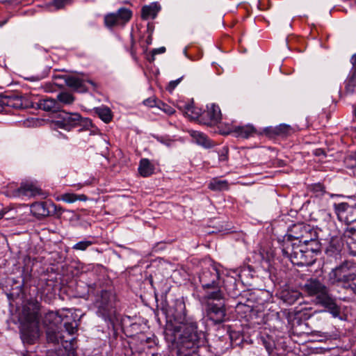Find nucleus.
<instances>
[{"instance_id":"f257e3e1","label":"nucleus","mask_w":356,"mask_h":356,"mask_svg":"<svg viewBox=\"0 0 356 356\" xmlns=\"http://www.w3.org/2000/svg\"><path fill=\"white\" fill-rule=\"evenodd\" d=\"M165 340L177 347L178 356H199L197 350L204 343V335L198 330L197 322L187 314L184 302L177 303L168 316L164 330Z\"/></svg>"},{"instance_id":"f03ea898","label":"nucleus","mask_w":356,"mask_h":356,"mask_svg":"<svg viewBox=\"0 0 356 356\" xmlns=\"http://www.w3.org/2000/svg\"><path fill=\"white\" fill-rule=\"evenodd\" d=\"M40 308V303L33 299L28 300L23 307L20 316L19 332L24 343L33 344L39 338Z\"/></svg>"},{"instance_id":"7ed1b4c3","label":"nucleus","mask_w":356,"mask_h":356,"mask_svg":"<svg viewBox=\"0 0 356 356\" xmlns=\"http://www.w3.org/2000/svg\"><path fill=\"white\" fill-rule=\"evenodd\" d=\"M109 280L104 278L88 285V292L95 297V305L97 307V313L104 318H107L113 312L116 302L115 293L111 286H107Z\"/></svg>"},{"instance_id":"20e7f679","label":"nucleus","mask_w":356,"mask_h":356,"mask_svg":"<svg viewBox=\"0 0 356 356\" xmlns=\"http://www.w3.org/2000/svg\"><path fill=\"white\" fill-rule=\"evenodd\" d=\"M199 282L204 291L203 297L208 299H224L223 280L220 270L215 264L203 268L199 273Z\"/></svg>"},{"instance_id":"39448f33","label":"nucleus","mask_w":356,"mask_h":356,"mask_svg":"<svg viewBox=\"0 0 356 356\" xmlns=\"http://www.w3.org/2000/svg\"><path fill=\"white\" fill-rule=\"evenodd\" d=\"M303 290L309 296H316L317 303L327 308L334 316L339 314V308L329 293L326 286L317 279H309L303 286Z\"/></svg>"},{"instance_id":"423d86ee","label":"nucleus","mask_w":356,"mask_h":356,"mask_svg":"<svg viewBox=\"0 0 356 356\" xmlns=\"http://www.w3.org/2000/svg\"><path fill=\"white\" fill-rule=\"evenodd\" d=\"M54 124L59 128L70 131L79 128V131L88 130L90 135L99 134V130L95 127L90 119L83 118L78 113H68L63 111L58 114Z\"/></svg>"},{"instance_id":"0eeeda50","label":"nucleus","mask_w":356,"mask_h":356,"mask_svg":"<svg viewBox=\"0 0 356 356\" xmlns=\"http://www.w3.org/2000/svg\"><path fill=\"white\" fill-rule=\"evenodd\" d=\"M282 255L290 259L291 263L298 266H311L315 261L311 253L307 252L302 244L293 240L284 239L282 244Z\"/></svg>"},{"instance_id":"6e6552de","label":"nucleus","mask_w":356,"mask_h":356,"mask_svg":"<svg viewBox=\"0 0 356 356\" xmlns=\"http://www.w3.org/2000/svg\"><path fill=\"white\" fill-rule=\"evenodd\" d=\"M316 232L309 225L303 223L295 224L291 229V234L284 239L293 240V242L304 244L313 242L316 244Z\"/></svg>"},{"instance_id":"1a4fd4ad","label":"nucleus","mask_w":356,"mask_h":356,"mask_svg":"<svg viewBox=\"0 0 356 356\" xmlns=\"http://www.w3.org/2000/svg\"><path fill=\"white\" fill-rule=\"evenodd\" d=\"M206 305L207 316L215 324H219L225 321L226 309L224 299H208L202 297Z\"/></svg>"},{"instance_id":"9d476101","label":"nucleus","mask_w":356,"mask_h":356,"mask_svg":"<svg viewBox=\"0 0 356 356\" xmlns=\"http://www.w3.org/2000/svg\"><path fill=\"white\" fill-rule=\"evenodd\" d=\"M132 11L127 8H120L115 13H109L104 17L105 26L111 29L115 26H124L130 21Z\"/></svg>"},{"instance_id":"9b49d317","label":"nucleus","mask_w":356,"mask_h":356,"mask_svg":"<svg viewBox=\"0 0 356 356\" xmlns=\"http://www.w3.org/2000/svg\"><path fill=\"white\" fill-rule=\"evenodd\" d=\"M195 118L200 123L207 126H215L220 122L221 111L218 105L214 104L207 106V110L203 112H195Z\"/></svg>"},{"instance_id":"f8f14e48","label":"nucleus","mask_w":356,"mask_h":356,"mask_svg":"<svg viewBox=\"0 0 356 356\" xmlns=\"http://www.w3.org/2000/svg\"><path fill=\"white\" fill-rule=\"evenodd\" d=\"M333 207L339 221L347 225L356 222V207L347 202L334 203Z\"/></svg>"},{"instance_id":"ddd939ff","label":"nucleus","mask_w":356,"mask_h":356,"mask_svg":"<svg viewBox=\"0 0 356 356\" xmlns=\"http://www.w3.org/2000/svg\"><path fill=\"white\" fill-rule=\"evenodd\" d=\"M340 96L345 100H352L356 103V69L350 70L343 81V89Z\"/></svg>"},{"instance_id":"4468645a","label":"nucleus","mask_w":356,"mask_h":356,"mask_svg":"<svg viewBox=\"0 0 356 356\" xmlns=\"http://www.w3.org/2000/svg\"><path fill=\"white\" fill-rule=\"evenodd\" d=\"M6 195L9 197H35L36 195H42L43 193L41 188L30 183L22 184L19 187L15 190L8 188L6 191Z\"/></svg>"},{"instance_id":"2eb2a0df","label":"nucleus","mask_w":356,"mask_h":356,"mask_svg":"<svg viewBox=\"0 0 356 356\" xmlns=\"http://www.w3.org/2000/svg\"><path fill=\"white\" fill-rule=\"evenodd\" d=\"M31 212L40 219L57 213V206L51 201L37 202L31 205Z\"/></svg>"},{"instance_id":"dca6fc26","label":"nucleus","mask_w":356,"mask_h":356,"mask_svg":"<svg viewBox=\"0 0 356 356\" xmlns=\"http://www.w3.org/2000/svg\"><path fill=\"white\" fill-rule=\"evenodd\" d=\"M234 134L237 138L248 139L259 134L256 128L252 124H245L243 126H236L230 124L227 127L226 131L222 132L223 134Z\"/></svg>"},{"instance_id":"f3484780","label":"nucleus","mask_w":356,"mask_h":356,"mask_svg":"<svg viewBox=\"0 0 356 356\" xmlns=\"http://www.w3.org/2000/svg\"><path fill=\"white\" fill-rule=\"evenodd\" d=\"M351 267V264L348 261H344L339 266H337L329 275L330 281L332 284L337 282L342 283V286L346 283V280L349 278L348 270Z\"/></svg>"},{"instance_id":"a211bd4d","label":"nucleus","mask_w":356,"mask_h":356,"mask_svg":"<svg viewBox=\"0 0 356 356\" xmlns=\"http://www.w3.org/2000/svg\"><path fill=\"white\" fill-rule=\"evenodd\" d=\"M67 316L63 317L58 312L49 311L42 319V323L47 328H56Z\"/></svg>"},{"instance_id":"6ab92c4d","label":"nucleus","mask_w":356,"mask_h":356,"mask_svg":"<svg viewBox=\"0 0 356 356\" xmlns=\"http://www.w3.org/2000/svg\"><path fill=\"white\" fill-rule=\"evenodd\" d=\"M279 296L284 302L293 305L302 297V294L297 289L285 287L280 291Z\"/></svg>"},{"instance_id":"aec40b11","label":"nucleus","mask_w":356,"mask_h":356,"mask_svg":"<svg viewBox=\"0 0 356 356\" xmlns=\"http://www.w3.org/2000/svg\"><path fill=\"white\" fill-rule=\"evenodd\" d=\"M65 83L67 86L74 89L75 90L83 92L87 91L88 88L86 86V83H88L92 86L93 87L96 86L95 83L92 80H83L77 77L70 76L67 77L65 80Z\"/></svg>"},{"instance_id":"412c9836","label":"nucleus","mask_w":356,"mask_h":356,"mask_svg":"<svg viewBox=\"0 0 356 356\" xmlns=\"http://www.w3.org/2000/svg\"><path fill=\"white\" fill-rule=\"evenodd\" d=\"M3 106L20 108L22 107V101L20 97L15 95H4L0 98L1 111L3 108Z\"/></svg>"},{"instance_id":"4be33fe9","label":"nucleus","mask_w":356,"mask_h":356,"mask_svg":"<svg viewBox=\"0 0 356 356\" xmlns=\"http://www.w3.org/2000/svg\"><path fill=\"white\" fill-rule=\"evenodd\" d=\"M161 10V6L158 2H153L149 5H145L141 9V17L147 20L149 18L154 19Z\"/></svg>"},{"instance_id":"5701e85b","label":"nucleus","mask_w":356,"mask_h":356,"mask_svg":"<svg viewBox=\"0 0 356 356\" xmlns=\"http://www.w3.org/2000/svg\"><path fill=\"white\" fill-rule=\"evenodd\" d=\"M188 132L197 144L205 148H211L213 146V141L204 133L195 130H190Z\"/></svg>"},{"instance_id":"b1692460","label":"nucleus","mask_w":356,"mask_h":356,"mask_svg":"<svg viewBox=\"0 0 356 356\" xmlns=\"http://www.w3.org/2000/svg\"><path fill=\"white\" fill-rule=\"evenodd\" d=\"M138 172L144 177L152 175L154 172V165L148 159H141L139 163Z\"/></svg>"},{"instance_id":"393cba45","label":"nucleus","mask_w":356,"mask_h":356,"mask_svg":"<svg viewBox=\"0 0 356 356\" xmlns=\"http://www.w3.org/2000/svg\"><path fill=\"white\" fill-rule=\"evenodd\" d=\"M46 334L47 339L49 343H52L54 344H58L59 343H61L63 345L64 342H67V341H64L63 336L62 333L58 330V327L47 328Z\"/></svg>"},{"instance_id":"a878e982","label":"nucleus","mask_w":356,"mask_h":356,"mask_svg":"<svg viewBox=\"0 0 356 356\" xmlns=\"http://www.w3.org/2000/svg\"><path fill=\"white\" fill-rule=\"evenodd\" d=\"M39 106L41 109L50 112H56L60 109V103L51 98L40 100Z\"/></svg>"},{"instance_id":"bb28decb","label":"nucleus","mask_w":356,"mask_h":356,"mask_svg":"<svg viewBox=\"0 0 356 356\" xmlns=\"http://www.w3.org/2000/svg\"><path fill=\"white\" fill-rule=\"evenodd\" d=\"M208 188L214 191H227L229 189V183L227 180L214 178L209 184Z\"/></svg>"},{"instance_id":"cd10ccee","label":"nucleus","mask_w":356,"mask_h":356,"mask_svg":"<svg viewBox=\"0 0 356 356\" xmlns=\"http://www.w3.org/2000/svg\"><path fill=\"white\" fill-rule=\"evenodd\" d=\"M95 113L105 123L110 122L113 119L111 110L107 106L95 108Z\"/></svg>"},{"instance_id":"c85d7f7f","label":"nucleus","mask_w":356,"mask_h":356,"mask_svg":"<svg viewBox=\"0 0 356 356\" xmlns=\"http://www.w3.org/2000/svg\"><path fill=\"white\" fill-rule=\"evenodd\" d=\"M56 101L60 103L61 108L63 105L72 104L74 101V97L69 92H61L58 94Z\"/></svg>"},{"instance_id":"c756f323","label":"nucleus","mask_w":356,"mask_h":356,"mask_svg":"<svg viewBox=\"0 0 356 356\" xmlns=\"http://www.w3.org/2000/svg\"><path fill=\"white\" fill-rule=\"evenodd\" d=\"M62 200L67 203H73L77 200L86 201L88 200V197L84 194L76 195L74 193H66L62 195Z\"/></svg>"},{"instance_id":"7c9ffc66","label":"nucleus","mask_w":356,"mask_h":356,"mask_svg":"<svg viewBox=\"0 0 356 356\" xmlns=\"http://www.w3.org/2000/svg\"><path fill=\"white\" fill-rule=\"evenodd\" d=\"M236 311L238 314H241V317L247 318L253 312V308L245 304L238 303L236 306Z\"/></svg>"},{"instance_id":"2f4dec72","label":"nucleus","mask_w":356,"mask_h":356,"mask_svg":"<svg viewBox=\"0 0 356 356\" xmlns=\"http://www.w3.org/2000/svg\"><path fill=\"white\" fill-rule=\"evenodd\" d=\"M343 288L350 290L356 295V273H349V278L346 280V283L343 285Z\"/></svg>"},{"instance_id":"473e14b6","label":"nucleus","mask_w":356,"mask_h":356,"mask_svg":"<svg viewBox=\"0 0 356 356\" xmlns=\"http://www.w3.org/2000/svg\"><path fill=\"white\" fill-rule=\"evenodd\" d=\"M92 239H94L93 237ZM93 244H95L94 240L84 239L74 244L72 248L74 250L86 251L90 246H91Z\"/></svg>"},{"instance_id":"72a5a7b5","label":"nucleus","mask_w":356,"mask_h":356,"mask_svg":"<svg viewBox=\"0 0 356 356\" xmlns=\"http://www.w3.org/2000/svg\"><path fill=\"white\" fill-rule=\"evenodd\" d=\"M275 129L278 136H287L293 132V129L289 125L285 124L275 127Z\"/></svg>"},{"instance_id":"f704fd0d","label":"nucleus","mask_w":356,"mask_h":356,"mask_svg":"<svg viewBox=\"0 0 356 356\" xmlns=\"http://www.w3.org/2000/svg\"><path fill=\"white\" fill-rule=\"evenodd\" d=\"M310 191L314 193L316 197L323 196L326 193L325 186L320 182L312 184L310 186Z\"/></svg>"},{"instance_id":"c9c22d12","label":"nucleus","mask_w":356,"mask_h":356,"mask_svg":"<svg viewBox=\"0 0 356 356\" xmlns=\"http://www.w3.org/2000/svg\"><path fill=\"white\" fill-rule=\"evenodd\" d=\"M78 323L75 320H72V321H64V328L65 331L70 335L74 334L78 329Z\"/></svg>"},{"instance_id":"e433bc0d","label":"nucleus","mask_w":356,"mask_h":356,"mask_svg":"<svg viewBox=\"0 0 356 356\" xmlns=\"http://www.w3.org/2000/svg\"><path fill=\"white\" fill-rule=\"evenodd\" d=\"M302 246L305 248L307 252L311 253V257L314 258V253L318 252L319 250V243L316 240V244L313 242H308L307 243L302 244Z\"/></svg>"},{"instance_id":"4c0bfd02","label":"nucleus","mask_w":356,"mask_h":356,"mask_svg":"<svg viewBox=\"0 0 356 356\" xmlns=\"http://www.w3.org/2000/svg\"><path fill=\"white\" fill-rule=\"evenodd\" d=\"M344 162L346 165V167L348 168H356V150L351 152L349 155L346 156L344 159Z\"/></svg>"},{"instance_id":"58836bf2","label":"nucleus","mask_w":356,"mask_h":356,"mask_svg":"<svg viewBox=\"0 0 356 356\" xmlns=\"http://www.w3.org/2000/svg\"><path fill=\"white\" fill-rule=\"evenodd\" d=\"M157 108L163 111L165 113H166L168 115H173L175 113V110L171 106L164 103L162 101L158 102Z\"/></svg>"},{"instance_id":"ea45409f","label":"nucleus","mask_w":356,"mask_h":356,"mask_svg":"<svg viewBox=\"0 0 356 356\" xmlns=\"http://www.w3.org/2000/svg\"><path fill=\"white\" fill-rule=\"evenodd\" d=\"M72 0H53L51 6L55 8L56 10H59L65 8V6L70 5Z\"/></svg>"},{"instance_id":"a19ab883","label":"nucleus","mask_w":356,"mask_h":356,"mask_svg":"<svg viewBox=\"0 0 356 356\" xmlns=\"http://www.w3.org/2000/svg\"><path fill=\"white\" fill-rule=\"evenodd\" d=\"M263 344L268 354H271L273 352L275 349V343L273 340L270 339H264Z\"/></svg>"},{"instance_id":"79ce46f5","label":"nucleus","mask_w":356,"mask_h":356,"mask_svg":"<svg viewBox=\"0 0 356 356\" xmlns=\"http://www.w3.org/2000/svg\"><path fill=\"white\" fill-rule=\"evenodd\" d=\"M263 134L269 138H273L277 136L275 127H266L263 130Z\"/></svg>"},{"instance_id":"37998d69","label":"nucleus","mask_w":356,"mask_h":356,"mask_svg":"<svg viewBox=\"0 0 356 356\" xmlns=\"http://www.w3.org/2000/svg\"><path fill=\"white\" fill-rule=\"evenodd\" d=\"M159 101L155 98H148L143 101V104L149 107H157Z\"/></svg>"},{"instance_id":"c03bdc74","label":"nucleus","mask_w":356,"mask_h":356,"mask_svg":"<svg viewBox=\"0 0 356 356\" xmlns=\"http://www.w3.org/2000/svg\"><path fill=\"white\" fill-rule=\"evenodd\" d=\"M346 234L347 236L352 239L353 241L356 242V226L348 229Z\"/></svg>"},{"instance_id":"a18cd8bd","label":"nucleus","mask_w":356,"mask_h":356,"mask_svg":"<svg viewBox=\"0 0 356 356\" xmlns=\"http://www.w3.org/2000/svg\"><path fill=\"white\" fill-rule=\"evenodd\" d=\"M181 77L179 78V79H177L176 80H174V81H171L168 86H167V90L169 91V92H172V90H175V88L177 86V85L180 83L181 80Z\"/></svg>"},{"instance_id":"49530a36","label":"nucleus","mask_w":356,"mask_h":356,"mask_svg":"<svg viewBox=\"0 0 356 356\" xmlns=\"http://www.w3.org/2000/svg\"><path fill=\"white\" fill-rule=\"evenodd\" d=\"M228 160V149L224 147L220 154H219L220 161H227Z\"/></svg>"},{"instance_id":"de8ad7c7","label":"nucleus","mask_w":356,"mask_h":356,"mask_svg":"<svg viewBox=\"0 0 356 356\" xmlns=\"http://www.w3.org/2000/svg\"><path fill=\"white\" fill-rule=\"evenodd\" d=\"M313 154L316 156H323L324 157H326V156H327L325 151L322 148H318V149H314L313 152Z\"/></svg>"},{"instance_id":"09e8293b","label":"nucleus","mask_w":356,"mask_h":356,"mask_svg":"<svg viewBox=\"0 0 356 356\" xmlns=\"http://www.w3.org/2000/svg\"><path fill=\"white\" fill-rule=\"evenodd\" d=\"M130 54H131L132 58L135 60H137L136 51V49H134V41L133 39L131 40V49H130Z\"/></svg>"},{"instance_id":"8fccbe9b","label":"nucleus","mask_w":356,"mask_h":356,"mask_svg":"<svg viewBox=\"0 0 356 356\" xmlns=\"http://www.w3.org/2000/svg\"><path fill=\"white\" fill-rule=\"evenodd\" d=\"M350 63L352 65L351 70H356V53L353 54L352 56L350 58Z\"/></svg>"},{"instance_id":"3c124183","label":"nucleus","mask_w":356,"mask_h":356,"mask_svg":"<svg viewBox=\"0 0 356 356\" xmlns=\"http://www.w3.org/2000/svg\"><path fill=\"white\" fill-rule=\"evenodd\" d=\"M350 250L353 255L356 256V242L353 241V243L350 245Z\"/></svg>"},{"instance_id":"603ef678","label":"nucleus","mask_w":356,"mask_h":356,"mask_svg":"<svg viewBox=\"0 0 356 356\" xmlns=\"http://www.w3.org/2000/svg\"><path fill=\"white\" fill-rule=\"evenodd\" d=\"M152 51H153L154 54H163L165 51V47H160L158 49H154Z\"/></svg>"},{"instance_id":"864d4df0","label":"nucleus","mask_w":356,"mask_h":356,"mask_svg":"<svg viewBox=\"0 0 356 356\" xmlns=\"http://www.w3.org/2000/svg\"><path fill=\"white\" fill-rule=\"evenodd\" d=\"M184 109H185V111L186 113H189V112H191V113H194L193 112L194 107L192 105H191V104L185 105V108Z\"/></svg>"},{"instance_id":"5fc2aeb1","label":"nucleus","mask_w":356,"mask_h":356,"mask_svg":"<svg viewBox=\"0 0 356 356\" xmlns=\"http://www.w3.org/2000/svg\"><path fill=\"white\" fill-rule=\"evenodd\" d=\"M155 55H156V54H154L153 51H152V55H151V56L148 58V60H149V61L150 63H152V62H153V61L154 60V59H155V58H154V56H155Z\"/></svg>"},{"instance_id":"6e6d98bb","label":"nucleus","mask_w":356,"mask_h":356,"mask_svg":"<svg viewBox=\"0 0 356 356\" xmlns=\"http://www.w3.org/2000/svg\"><path fill=\"white\" fill-rule=\"evenodd\" d=\"M353 115L354 120L356 121V106H353Z\"/></svg>"},{"instance_id":"4d7b16f0","label":"nucleus","mask_w":356,"mask_h":356,"mask_svg":"<svg viewBox=\"0 0 356 356\" xmlns=\"http://www.w3.org/2000/svg\"><path fill=\"white\" fill-rule=\"evenodd\" d=\"M152 36L149 35L148 38H147V43L148 44H151L152 43Z\"/></svg>"},{"instance_id":"13d9d810","label":"nucleus","mask_w":356,"mask_h":356,"mask_svg":"<svg viewBox=\"0 0 356 356\" xmlns=\"http://www.w3.org/2000/svg\"><path fill=\"white\" fill-rule=\"evenodd\" d=\"M6 213V212H5L4 211H1L0 212V219L3 218Z\"/></svg>"},{"instance_id":"bf43d9fd","label":"nucleus","mask_w":356,"mask_h":356,"mask_svg":"<svg viewBox=\"0 0 356 356\" xmlns=\"http://www.w3.org/2000/svg\"><path fill=\"white\" fill-rule=\"evenodd\" d=\"M236 334H237V333H236V332L232 333V334H230V337H231V339H233V338H234V335H236Z\"/></svg>"},{"instance_id":"052dcab7","label":"nucleus","mask_w":356,"mask_h":356,"mask_svg":"<svg viewBox=\"0 0 356 356\" xmlns=\"http://www.w3.org/2000/svg\"><path fill=\"white\" fill-rule=\"evenodd\" d=\"M337 195H335V194H330V197H334V196H337Z\"/></svg>"},{"instance_id":"680f3d73","label":"nucleus","mask_w":356,"mask_h":356,"mask_svg":"<svg viewBox=\"0 0 356 356\" xmlns=\"http://www.w3.org/2000/svg\"><path fill=\"white\" fill-rule=\"evenodd\" d=\"M149 341H150V338H147V343H149Z\"/></svg>"}]
</instances>
